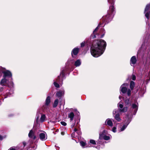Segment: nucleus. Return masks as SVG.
<instances>
[{"mask_svg":"<svg viewBox=\"0 0 150 150\" xmlns=\"http://www.w3.org/2000/svg\"><path fill=\"white\" fill-rule=\"evenodd\" d=\"M61 134L62 135H64V132H62L61 133Z\"/></svg>","mask_w":150,"mask_h":150,"instance_id":"nucleus-44","label":"nucleus"},{"mask_svg":"<svg viewBox=\"0 0 150 150\" xmlns=\"http://www.w3.org/2000/svg\"><path fill=\"white\" fill-rule=\"evenodd\" d=\"M23 144L24 146H25L26 144L25 142H23Z\"/></svg>","mask_w":150,"mask_h":150,"instance_id":"nucleus-43","label":"nucleus"},{"mask_svg":"<svg viewBox=\"0 0 150 150\" xmlns=\"http://www.w3.org/2000/svg\"><path fill=\"white\" fill-rule=\"evenodd\" d=\"M106 46V42L103 40L94 41L91 48V55L95 57L100 56L104 52Z\"/></svg>","mask_w":150,"mask_h":150,"instance_id":"nucleus-1","label":"nucleus"},{"mask_svg":"<svg viewBox=\"0 0 150 150\" xmlns=\"http://www.w3.org/2000/svg\"><path fill=\"white\" fill-rule=\"evenodd\" d=\"M79 49L78 48L76 47L74 48L72 51L71 55L73 57H74L73 55H76L79 51Z\"/></svg>","mask_w":150,"mask_h":150,"instance_id":"nucleus-13","label":"nucleus"},{"mask_svg":"<svg viewBox=\"0 0 150 150\" xmlns=\"http://www.w3.org/2000/svg\"><path fill=\"white\" fill-rule=\"evenodd\" d=\"M125 103L126 106H128L131 105V101L129 99L126 98L124 99Z\"/></svg>","mask_w":150,"mask_h":150,"instance_id":"nucleus-17","label":"nucleus"},{"mask_svg":"<svg viewBox=\"0 0 150 150\" xmlns=\"http://www.w3.org/2000/svg\"><path fill=\"white\" fill-rule=\"evenodd\" d=\"M147 80V83H148V81H149L150 80V78L148 79V80Z\"/></svg>","mask_w":150,"mask_h":150,"instance_id":"nucleus-46","label":"nucleus"},{"mask_svg":"<svg viewBox=\"0 0 150 150\" xmlns=\"http://www.w3.org/2000/svg\"><path fill=\"white\" fill-rule=\"evenodd\" d=\"M8 150H16V149L13 147H11Z\"/></svg>","mask_w":150,"mask_h":150,"instance_id":"nucleus-42","label":"nucleus"},{"mask_svg":"<svg viewBox=\"0 0 150 150\" xmlns=\"http://www.w3.org/2000/svg\"><path fill=\"white\" fill-rule=\"evenodd\" d=\"M134 82L132 81H131L130 83V88L132 90L134 87Z\"/></svg>","mask_w":150,"mask_h":150,"instance_id":"nucleus-23","label":"nucleus"},{"mask_svg":"<svg viewBox=\"0 0 150 150\" xmlns=\"http://www.w3.org/2000/svg\"><path fill=\"white\" fill-rule=\"evenodd\" d=\"M98 26L96 28V29L94 30V31L93 32V34L94 36V37H95V38L96 37V36H95V32L98 30Z\"/></svg>","mask_w":150,"mask_h":150,"instance_id":"nucleus-30","label":"nucleus"},{"mask_svg":"<svg viewBox=\"0 0 150 150\" xmlns=\"http://www.w3.org/2000/svg\"><path fill=\"white\" fill-rule=\"evenodd\" d=\"M132 79L133 80H135L136 79V77L134 74H132Z\"/></svg>","mask_w":150,"mask_h":150,"instance_id":"nucleus-36","label":"nucleus"},{"mask_svg":"<svg viewBox=\"0 0 150 150\" xmlns=\"http://www.w3.org/2000/svg\"><path fill=\"white\" fill-rule=\"evenodd\" d=\"M137 59L135 56H132L130 59V65L133 67L134 66V65L136 63Z\"/></svg>","mask_w":150,"mask_h":150,"instance_id":"nucleus-9","label":"nucleus"},{"mask_svg":"<svg viewBox=\"0 0 150 150\" xmlns=\"http://www.w3.org/2000/svg\"><path fill=\"white\" fill-rule=\"evenodd\" d=\"M64 76V72L63 71L61 72L60 73V76H59L58 79L57 80V82H59V81H63V78Z\"/></svg>","mask_w":150,"mask_h":150,"instance_id":"nucleus-11","label":"nucleus"},{"mask_svg":"<svg viewBox=\"0 0 150 150\" xmlns=\"http://www.w3.org/2000/svg\"><path fill=\"white\" fill-rule=\"evenodd\" d=\"M3 74V78L1 81L0 84L2 86H7L13 87V83L12 81V74L8 70H4L2 71Z\"/></svg>","mask_w":150,"mask_h":150,"instance_id":"nucleus-2","label":"nucleus"},{"mask_svg":"<svg viewBox=\"0 0 150 150\" xmlns=\"http://www.w3.org/2000/svg\"><path fill=\"white\" fill-rule=\"evenodd\" d=\"M81 145L83 147H84L86 145V143L83 141H81L80 142Z\"/></svg>","mask_w":150,"mask_h":150,"instance_id":"nucleus-27","label":"nucleus"},{"mask_svg":"<svg viewBox=\"0 0 150 150\" xmlns=\"http://www.w3.org/2000/svg\"><path fill=\"white\" fill-rule=\"evenodd\" d=\"M127 125L124 123L123 125H121L120 127V131L122 132L124 130L127 126Z\"/></svg>","mask_w":150,"mask_h":150,"instance_id":"nucleus-20","label":"nucleus"},{"mask_svg":"<svg viewBox=\"0 0 150 150\" xmlns=\"http://www.w3.org/2000/svg\"><path fill=\"white\" fill-rule=\"evenodd\" d=\"M105 33L103 34L102 35L101 38H103L104 35Z\"/></svg>","mask_w":150,"mask_h":150,"instance_id":"nucleus-45","label":"nucleus"},{"mask_svg":"<svg viewBox=\"0 0 150 150\" xmlns=\"http://www.w3.org/2000/svg\"><path fill=\"white\" fill-rule=\"evenodd\" d=\"M105 124L106 125H107L110 127H112L113 126V123L112 120L109 118L106 119L105 121Z\"/></svg>","mask_w":150,"mask_h":150,"instance_id":"nucleus-12","label":"nucleus"},{"mask_svg":"<svg viewBox=\"0 0 150 150\" xmlns=\"http://www.w3.org/2000/svg\"><path fill=\"white\" fill-rule=\"evenodd\" d=\"M110 10L111 11V12H112L114 10V8L113 5L111 6L110 7Z\"/></svg>","mask_w":150,"mask_h":150,"instance_id":"nucleus-31","label":"nucleus"},{"mask_svg":"<svg viewBox=\"0 0 150 150\" xmlns=\"http://www.w3.org/2000/svg\"><path fill=\"white\" fill-rule=\"evenodd\" d=\"M119 98L120 99H121V96H119Z\"/></svg>","mask_w":150,"mask_h":150,"instance_id":"nucleus-47","label":"nucleus"},{"mask_svg":"<svg viewBox=\"0 0 150 150\" xmlns=\"http://www.w3.org/2000/svg\"><path fill=\"white\" fill-rule=\"evenodd\" d=\"M6 136L5 135H0V140H2L3 139L6 138Z\"/></svg>","mask_w":150,"mask_h":150,"instance_id":"nucleus-29","label":"nucleus"},{"mask_svg":"<svg viewBox=\"0 0 150 150\" xmlns=\"http://www.w3.org/2000/svg\"><path fill=\"white\" fill-rule=\"evenodd\" d=\"M107 134V132L106 130H104L102 132V134H99V139L98 141L99 142H100V140L103 139H104L106 140H109L111 136L110 135H109L108 136L106 135Z\"/></svg>","mask_w":150,"mask_h":150,"instance_id":"nucleus-4","label":"nucleus"},{"mask_svg":"<svg viewBox=\"0 0 150 150\" xmlns=\"http://www.w3.org/2000/svg\"><path fill=\"white\" fill-rule=\"evenodd\" d=\"M85 45V42H83L81 44V47H84V46Z\"/></svg>","mask_w":150,"mask_h":150,"instance_id":"nucleus-38","label":"nucleus"},{"mask_svg":"<svg viewBox=\"0 0 150 150\" xmlns=\"http://www.w3.org/2000/svg\"><path fill=\"white\" fill-rule=\"evenodd\" d=\"M50 102V97L48 96L46 100L44 106L45 108H46V106L49 105Z\"/></svg>","mask_w":150,"mask_h":150,"instance_id":"nucleus-16","label":"nucleus"},{"mask_svg":"<svg viewBox=\"0 0 150 150\" xmlns=\"http://www.w3.org/2000/svg\"><path fill=\"white\" fill-rule=\"evenodd\" d=\"M112 113L115 119L118 122H120L121 120L120 117V114L118 113V110L117 109H114Z\"/></svg>","mask_w":150,"mask_h":150,"instance_id":"nucleus-5","label":"nucleus"},{"mask_svg":"<svg viewBox=\"0 0 150 150\" xmlns=\"http://www.w3.org/2000/svg\"><path fill=\"white\" fill-rule=\"evenodd\" d=\"M150 5L149 4L146 5L144 13L145 14V16L146 17L149 19V15L150 13V10H149Z\"/></svg>","mask_w":150,"mask_h":150,"instance_id":"nucleus-6","label":"nucleus"},{"mask_svg":"<svg viewBox=\"0 0 150 150\" xmlns=\"http://www.w3.org/2000/svg\"><path fill=\"white\" fill-rule=\"evenodd\" d=\"M54 86L57 88H59V85L56 82H54Z\"/></svg>","mask_w":150,"mask_h":150,"instance_id":"nucleus-32","label":"nucleus"},{"mask_svg":"<svg viewBox=\"0 0 150 150\" xmlns=\"http://www.w3.org/2000/svg\"><path fill=\"white\" fill-rule=\"evenodd\" d=\"M81 62L80 60L78 59L75 62L74 65L76 67H78L80 65Z\"/></svg>","mask_w":150,"mask_h":150,"instance_id":"nucleus-22","label":"nucleus"},{"mask_svg":"<svg viewBox=\"0 0 150 150\" xmlns=\"http://www.w3.org/2000/svg\"><path fill=\"white\" fill-rule=\"evenodd\" d=\"M74 117V114L73 112H71L68 115V117L70 119L71 122L73 120Z\"/></svg>","mask_w":150,"mask_h":150,"instance_id":"nucleus-19","label":"nucleus"},{"mask_svg":"<svg viewBox=\"0 0 150 150\" xmlns=\"http://www.w3.org/2000/svg\"><path fill=\"white\" fill-rule=\"evenodd\" d=\"M112 131L114 132H116V127H114L112 129Z\"/></svg>","mask_w":150,"mask_h":150,"instance_id":"nucleus-33","label":"nucleus"},{"mask_svg":"<svg viewBox=\"0 0 150 150\" xmlns=\"http://www.w3.org/2000/svg\"><path fill=\"white\" fill-rule=\"evenodd\" d=\"M76 134H77L79 135H80L81 134V132L80 131L78 130L75 134V135H76Z\"/></svg>","mask_w":150,"mask_h":150,"instance_id":"nucleus-34","label":"nucleus"},{"mask_svg":"<svg viewBox=\"0 0 150 150\" xmlns=\"http://www.w3.org/2000/svg\"><path fill=\"white\" fill-rule=\"evenodd\" d=\"M59 101L58 99H56L54 101L53 105V106L54 108L56 107L58 105V103Z\"/></svg>","mask_w":150,"mask_h":150,"instance_id":"nucleus-24","label":"nucleus"},{"mask_svg":"<svg viewBox=\"0 0 150 150\" xmlns=\"http://www.w3.org/2000/svg\"><path fill=\"white\" fill-rule=\"evenodd\" d=\"M40 139L42 141L45 140L47 138V136L46 133L43 132L40 133L39 134Z\"/></svg>","mask_w":150,"mask_h":150,"instance_id":"nucleus-10","label":"nucleus"},{"mask_svg":"<svg viewBox=\"0 0 150 150\" xmlns=\"http://www.w3.org/2000/svg\"><path fill=\"white\" fill-rule=\"evenodd\" d=\"M119 108V112H125L127 110V107H124L123 108V105L120 103H118L117 104Z\"/></svg>","mask_w":150,"mask_h":150,"instance_id":"nucleus-7","label":"nucleus"},{"mask_svg":"<svg viewBox=\"0 0 150 150\" xmlns=\"http://www.w3.org/2000/svg\"><path fill=\"white\" fill-rule=\"evenodd\" d=\"M61 123L62 125L64 126H65L66 125H67V123L65 122H64V121L61 122Z\"/></svg>","mask_w":150,"mask_h":150,"instance_id":"nucleus-37","label":"nucleus"},{"mask_svg":"<svg viewBox=\"0 0 150 150\" xmlns=\"http://www.w3.org/2000/svg\"><path fill=\"white\" fill-rule=\"evenodd\" d=\"M40 117V115H38L37 116V118L36 119V121L37 122H38Z\"/></svg>","mask_w":150,"mask_h":150,"instance_id":"nucleus-39","label":"nucleus"},{"mask_svg":"<svg viewBox=\"0 0 150 150\" xmlns=\"http://www.w3.org/2000/svg\"><path fill=\"white\" fill-rule=\"evenodd\" d=\"M132 108L133 109H134V111L135 114L137 112L138 108V104L137 103L136 104H133L132 105Z\"/></svg>","mask_w":150,"mask_h":150,"instance_id":"nucleus-18","label":"nucleus"},{"mask_svg":"<svg viewBox=\"0 0 150 150\" xmlns=\"http://www.w3.org/2000/svg\"><path fill=\"white\" fill-rule=\"evenodd\" d=\"M128 84L127 83H124L122 84L120 87V90L123 93L125 94L127 93L128 96L131 95V91L129 89H127Z\"/></svg>","mask_w":150,"mask_h":150,"instance_id":"nucleus-3","label":"nucleus"},{"mask_svg":"<svg viewBox=\"0 0 150 150\" xmlns=\"http://www.w3.org/2000/svg\"><path fill=\"white\" fill-rule=\"evenodd\" d=\"M78 130L76 128H75L74 129V132L72 133L71 135L72 137H77V135L75 136V134L76 133V132Z\"/></svg>","mask_w":150,"mask_h":150,"instance_id":"nucleus-25","label":"nucleus"},{"mask_svg":"<svg viewBox=\"0 0 150 150\" xmlns=\"http://www.w3.org/2000/svg\"><path fill=\"white\" fill-rule=\"evenodd\" d=\"M75 124V121L74 123H73L72 125H71V127L72 128L73 127Z\"/></svg>","mask_w":150,"mask_h":150,"instance_id":"nucleus-40","label":"nucleus"},{"mask_svg":"<svg viewBox=\"0 0 150 150\" xmlns=\"http://www.w3.org/2000/svg\"><path fill=\"white\" fill-rule=\"evenodd\" d=\"M45 114H42L40 120V122H42L45 121Z\"/></svg>","mask_w":150,"mask_h":150,"instance_id":"nucleus-21","label":"nucleus"},{"mask_svg":"<svg viewBox=\"0 0 150 150\" xmlns=\"http://www.w3.org/2000/svg\"><path fill=\"white\" fill-rule=\"evenodd\" d=\"M64 90H60L56 93V95L57 97L60 98L64 95Z\"/></svg>","mask_w":150,"mask_h":150,"instance_id":"nucleus-14","label":"nucleus"},{"mask_svg":"<svg viewBox=\"0 0 150 150\" xmlns=\"http://www.w3.org/2000/svg\"><path fill=\"white\" fill-rule=\"evenodd\" d=\"M108 3L111 4H112L114 2V0H108Z\"/></svg>","mask_w":150,"mask_h":150,"instance_id":"nucleus-35","label":"nucleus"},{"mask_svg":"<svg viewBox=\"0 0 150 150\" xmlns=\"http://www.w3.org/2000/svg\"><path fill=\"white\" fill-rule=\"evenodd\" d=\"M131 121L130 118L128 115H126L125 119V120L124 123L128 125Z\"/></svg>","mask_w":150,"mask_h":150,"instance_id":"nucleus-15","label":"nucleus"},{"mask_svg":"<svg viewBox=\"0 0 150 150\" xmlns=\"http://www.w3.org/2000/svg\"><path fill=\"white\" fill-rule=\"evenodd\" d=\"M1 68H0V75L1 74L2 71H3Z\"/></svg>","mask_w":150,"mask_h":150,"instance_id":"nucleus-41","label":"nucleus"},{"mask_svg":"<svg viewBox=\"0 0 150 150\" xmlns=\"http://www.w3.org/2000/svg\"><path fill=\"white\" fill-rule=\"evenodd\" d=\"M106 17L109 20H111L112 18L113 15H110V14H108V15H106Z\"/></svg>","mask_w":150,"mask_h":150,"instance_id":"nucleus-26","label":"nucleus"},{"mask_svg":"<svg viewBox=\"0 0 150 150\" xmlns=\"http://www.w3.org/2000/svg\"><path fill=\"white\" fill-rule=\"evenodd\" d=\"M89 143L93 144H96V142L93 139H90L89 140Z\"/></svg>","mask_w":150,"mask_h":150,"instance_id":"nucleus-28","label":"nucleus"},{"mask_svg":"<svg viewBox=\"0 0 150 150\" xmlns=\"http://www.w3.org/2000/svg\"><path fill=\"white\" fill-rule=\"evenodd\" d=\"M29 137L31 139L35 140L36 138L35 131L32 129L30 131L28 134Z\"/></svg>","mask_w":150,"mask_h":150,"instance_id":"nucleus-8","label":"nucleus"}]
</instances>
